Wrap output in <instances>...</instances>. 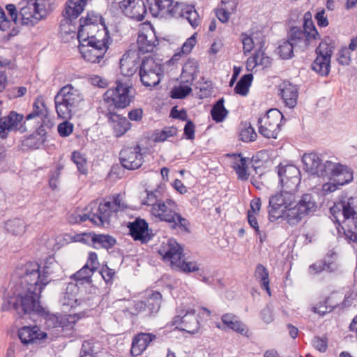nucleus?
<instances>
[{"label": "nucleus", "mask_w": 357, "mask_h": 357, "mask_svg": "<svg viewBox=\"0 0 357 357\" xmlns=\"http://www.w3.org/2000/svg\"><path fill=\"white\" fill-rule=\"evenodd\" d=\"M40 268V265L35 261L27 262L23 266L20 283L15 286L13 295L3 298L1 306L3 310H14L20 316L31 312H44V307L39 302L40 294L51 282L52 276L61 268L52 257L45 261L42 273Z\"/></svg>", "instance_id": "f257e3e1"}, {"label": "nucleus", "mask_w": 357, "mask_h": 357, "mask_svg": "<svg viewBox=\"0 0 357 357\" xmlns=\"http://www.w3.org/2000/svg\"><path fill=\"white\" fill-rule=\"evenodd\" d=\"M302 162L304 169L312 175L323 178L337 176L339 178L337 182L342 185L349 183L353 180V172L350 168L330 160L322 162L317 153H305Z\"/></svg>", "instance_id": "f03ea898"}, {"label": "nucleus", "mask_w": 357, "mask_h": 357, "mask_svg": "<svg viewBox=\"0 0 357 357\" xmlns=\"http://www.w3.org/2000/svg\"><path fill=\"white\" fill-rule=\"evenodd\" d=\"M149 12L153 17H185L193 28L200 22V18L195 7L183 3L174 2L173 0H147Z\"/></svg>", "instance_id": "7ed1b4c3"}, {"label": "nucleus", "mask_w": 357, "mask_h": 357, "mask_svg": "<svg viewBox=\"0 0 357 357\" xmlns=\"http://www.w3.org/2000/svg\"><path fill=\"white\" fill-rule=\"evenodd\" d=\"M80 90L72 84L63 86L54 97L55 109L58 117L69 119L75 114L83 102Z\"/></svg>", "instance_id": "20e7f679"}, {"label": "nucleus", "mask_w": 357, "mask_h": 357, "mask_svg": "<svg viewBox=\"0 0 357 357\" xmlns=\"http://www.w3.org/2000/svg\"><path fill=\"white\" fill-rule=\"evenodd\" d=\"M54 0H26L22 3L20 15L23 25L33 26L50 12Z\"/></svg>", "instance_id": "39448f33"}, {"label": "nucleus", "mask_w": 357, "mask_h": 357, "mask_svg": "<svg viewBox=\"0 0 357 357\" xmlns=\"http://www.w3.org/2000/svg\"><path fill=\"white\" fill-rule=\"evenodd\" d=\"M121 208V202H100L96 213L79 215L72 214L69 218L71 223H79L90 220L96 225H109L110 218Z\"/></svg>", "instance_id": "423d86ee"}, {"label": "nucleus", "mask_w": 357, "mask_h": 357, "mask_svg": "<svg viewBox=\"0 0 357 357\" xmlns=\"http://www.w3.org/2000/svg\"><path fill=\"white\" fill-rule=\"evenodd\" d=\"M310 16L309 13L305 14L303 30L297 27H293L291 29L289 40L295 49L298 48L303 51L319 37L318 31L311 20Z\"/></svg>", "instance_id": "0eeeda50"}, {"label": "nucleus", "mask_w": 357, "mask_h": 357, "mask_svg": "<svg viewBox=\"0 0 357 357\" xmlns=\"http://www.w3.org/2000/svg\"><path fill=\"white\" fill-rule=\"evenodd\" d=\"M161 301L162 295L160 292L151 291L143 300L132 302L130 306L123 310V312L126 317L136 316L141 312L150 316L159 311Z\"/></svg>", "instance_id": "6e6552de"}, {"label": "nucleus", "mask_w": 357, "mask_h": 357, "mask_svg": "<svg viewBox=\"0 0 357 357\" xmlns=\"http://www.w3.org/2000/svg\"><path fill=\"white\" fill-rule=\"evenodd\" d=\"M132 84L128 80H117L116 86L109 89L105 93L104 100L112 102L116 108H125L132 102L130 95Z\"/></svg>", "instance_id": "1a4fd4ad"}, {"label": "nucleus", "mask_w": 357, "mask_h": 357, "mask_svg": "<svg viewBox=\"0 0 357 357\" xmlns=\"http://www.w3.org/2000/svg\"><path fill=\"white\" fill-rule=\"evenodd\" d=\"M36 314L44 317L45 324L48 328H57V331L62 333L63 336H71L74 331L75 325L78 320L75 314L56 315L50 314L44 308V312Z\"/></svg>", "instance_id": "9d476101"}, {"label": "nucleus", "mask_w": 357, "mask_h": 357, "mask_svg": "<svg viewBox=\"0 0 357 357\" xmlns=\"http://www.w3.org/2000/svg\"><path fill=\"white\" fill-rule=\"evenodd\" d=\"M282 114L277 109L268 110L265 115L258 119V131L266 138L276 139L280 130Z\"/></svg>", "instance_id": "9b49d317"}, {"label": "nucleus", "mask_w": 357, "mask_h": 357, "mask_svg": "<svg viewBox=\"0 0 357 357\" xmlns=\"http://www.w3.org/2000/svg\"><path fill=\"white\" fill-rule=\"evenodd\" d=\"M162 73V65L152 57L144 59L139 66L140 80L146 87L158 85L160 82Z\"/></svg>", "instance_id": "f8f14e48"}, {"label": "nucleus", "mask_w": 357, "mask_h": 357, "mask_svg": "<svg viewBox=\"0 0 357 357\" xmlns=\"http://www.w3.org/2000/svg\"><path fill=\"white\" fill-rule=\"evenodd\" d=\"M89 0H68L63 11V16L65 18V23L61 24V31L66 33L73 32L70 25L68 24L73 20L77 18L84 10Z\"/></svg>", "instance_id": "ddd939ff"}, {"label": "nucleus", "mask_w": 357, "mask_h": 357, "mask_svg": "<svg viewBox=\"0 0 357 357\" xmlns=\"http://www.w3.org/2000/svg\"><path fill=\"white\" fill-rule=\"evenodd\" d=\"M24 116L15 111H11L8 116L0 119V137L6 139L10 131H20L24 132L26 130L23 126Z\"/></svg>", "instance_id": "4468645a"}, {"label": "nucleus", "mask_w": 357, "mask_h": 357, "mask_svg": "<svg viewBox=\"0 0 357 357\" xmlns=\"http://www.w3.org/2000/svg\"><path fill=\"white\" fill-rule=\"evenodd\" d=\"M316 53L317 56L312 64V68L322 76L327 75L330 71L331 47L327 43H321L316 49Z\"/></svg>", "instance_id": "2eb2a0df"}, {"label": "nucleus", "mask_w": 357, "mask_h": 357, "mask_svg": "<svg viewBox=\"0 0 357 357\" xmlns=\"http://www.w3.org/2000/svg\"><path fill=\"white\" fill-rule=\"evenodd\" d=\"M121 11L128 17L142 21L147 13L149 5L147 0H123L119 3Z\"/></svg>", "instance_id": "dca6fc26"}, {"label": "nucleus", "mask_w": 357, "mask_h": 357, "mask_svg": "<svg viewBox=\"0 0 357 357\" xmlns=\"http://www.w3.org/2000/svg\"><path fill=\"white\" fill-rule=\"evenodd\" d=\"M158 253L162 259L165 262L169 263L172 267L178 264L183 257L181 245L174 239H168L166 243L163 242Z\"/></svg>", "instance_id": "f3484780"}, {"label": "nucleus", "mask_w": 357, "mask_h": 357, "mask_svg": "<svg viewBox=\"0 0 357 357\" xmlns=\"http://www.w3.org/2000/svg\"><path fill=\"white\" fill-rule=\"evenodd\" d=\"M173 325H176L181 331L194 333L199 328V321L196 317V311L190 309L175 316L172 319Z\"/></svg>", "instance_id": "a211bd4d"}, {"label": "nucleus", "mask_w": 357, "mask_h": 357, "mask_svg": "<svg viewBox=\"0 0 357 357\" xmlns=\"http://www.w3.org/2000/svg\"><path fill=\"white\" fill-rule=\"evenodd\" d=\"M314 202H287L285 211L284 220L290 225H295L299 222L303 216L310 211V205Z\"/></svg>", "instance_id": "6ab92c4d"}, {"label": "nucleus", "mask_w": 357, "mask_h": 357, "mask_svg": "<svg viewBox=\"0 0 357 357\" xmlns=\"http://www.w3.org/2000/svg\"><path fill=\"white\" fill-rule=\"evenodd\" d=\"M122 166L128 169H136L143 163V156L139 146L123 149L120 153Z\"/></svg>", "instance_id": "aec40b11"}, {"label": "nucleus", "mask_w": 357, "mask_h": 357, "mask_svg": "<svg viewBox=\"0 0 357 357\" xmlns=\"http://www.w3.org/2000/svg\"><path fill=\"white\" fill-rule=\"evenodd\" d=\"M79 50L84 60L95 63H100L107 50L102 44V47H96L87 43H79Z\"/></svg>", "instance_id": "412c9836"}, {"label": "nucleus", "mask_w": 357, "mask_h": 357, "mask_svg": "<svg viewBox=\"0 0 357 357\" xmlns=\"http://www.w3.org/2000/svg\"><path fill=\"white\" fill-rule=\"evenodd\" d=\"M130 234L135 241H139L142 243H146L151 239L149 233V225L146 221L142 218H136L133 222H129Z\"/></svg>", "instance_id": "4be33fe9"}, {"label": "nucleus", "mask_w": 357, "mask_h": 357, "mask_svg": "<svg viewBox=\"0 0 357 357\" xmlns=\"http://www.w3.org/2000/svg\"><path fill=\"white\" fill-rule=\"evenodd\" d=\"M156 337V335L153 333H139L135 335L132 340L131 355L133 356L141 355Z\"/></svg>", "instance_id": "5701e85b"}, {"label": "nucleus", "mask_w": 357, "mask_h": 357, "mask_svg": "<svg viewBox=\"0 0 357 357\" xmlns=\"http://www.w3.org/2000/svg\"><path fill=\"white\" fill-rule=\"evenodd\" d=\"M46 333L37 326H23L18 331V336L24 345L37 342L46 337Z\"/></svg>", "instance_id": "b1692460"}, {"label": "nucleus", "mask_w": 357, "mask_h": 357, "mask_svg": "<svg viewBox=\"0 0 357 357\" xmlns=\"http://www.w3.org/2000/svg\"><path fill=\"white\" fill-rule=\"evenodd\" d=\"M174 202H155L151 209L153 215L168 222L175 221L176 212L172 208Z\"/></svg>", "instance_id": "393cba45"}, {"label": "nucleus", "mask_w": 357, "mask_h": 357, "mask_svg": "<svg viewBox=\"0 0 357 357\" xmlns=\"http://www.w3.org/2000/svg\"><path fill=\"white\" fill-rule=\"evenodd\" d=\"M139 68V56L135 52L124 54L120 60L121 74L125 77L133 75Z\"/></svg>", "instance_id": "a878e982"}, {"label": "nucleus", "mask_w": 357, "mask_h": 357, "mask_svg": "<svg viewBox=\"0 0 357 357\" xmlns=\"http://www.w3.org/2000/svg\"><path fill=\"white\" fill-rule=\"evenodd\" d=\"M107 116L116 137L123 136L130 129L131 123L125 116L114 112H109Z\"/></svg>", "instance_id": "bb28decb"}, {"label": "nucleus", "mask_w": 357, "mask_h": 357, "mask_svg": "<svg viewBox=\"0 0 357 357\" xmlns=\"http://www.w3.org/2000/svg\"><path fill=\"white\" fill-rule=\"evenodd\" d=\"M280 95L287 107H296L298 96L297 86L289 82H284L280 86Z\"/></svg>", "instance_id": "cd10ccee"}, {"label": "nucleus", "mask_w": 357, "mask_h": 357, "mask_svg": "<svg viewBox=\"0 0 357 357\" xmlns=\"http://www.w3.org/2000/svg\"><path fill=\"white\" fill-rule=\"evenodd\" d=\"M278 176L280 179V183H287L295 185H299L300 171L293 165H287L284 166H280L278 169Z\"/></svg>", "instance_id": "c85d7f7f"}, {"label": "nucleus", "mask_w": 357, "mask_h": 357, "mask_svg": "<svg viewBox=\"0 0 357 357\" xmlns=\"http://www.w3.org/2000/svg\"><path fill=\"white\" fill-rule=\"evenodd\" d=\"M281 187L275 194L270 197L269 201H294L296 198L298 185L280 183Z\"/></svg>", "instance_id": "c756f323"}, {"label": "nucleus", "mask_w": 357, "mask_h": 357, "mask_svg": "<svg viewBox=\"0 0 357 357\" xmlns=\"http://www.w3.org/2000/svg\"><path fill=\"white\" fill-rule=\"evenodd\" d=\"M137 42L139 51L142 52H152L158 44V40L153 31L139 33Z\"/></svg>", "instance_id": "7c9ffc66"}, {"label": "nucleus", "mask_w": 357, "mask_h": 357, "mask_svg": "<svg viewBox=\"0 0 357 357\" xmlns=\"http://www.w3.org/2000/svg\"><path fill=\"white\" fill-rule=\"evenodd\" d=\"M39 117L43 123L48 119V111L42 98H37L33 105V111L26 116V120Z\"/></svg>", "instance_id": "2f4dec72"}, {"label": "nucleus", "mask_w": 357, "mask_h": 357, "mask_svg": "<svg viewBox=\"0 0 357 357\" xmlns=\"http://www.w3.org/2000/svg\"><path fill=\"white\" fill-rule=\"evenodd\" d=\"M79 288L76 284L68 283L61 301L63 305L69 306L71 308L76 307L77 306V294Z\"/></svg>", "instance_id": "473e14b6"}, {"label": "nucleus", "mask_w": 357, "mask_h": 357, "mask_svg": "<svg viewBox=\"0 0 357 357\" xmlns=\"http://www.w3.org/2000/svg\"><path fill=\"white\" fill-rule=\"evenodd\" d=\"M101 29L96 35L91 36L90 39L86 43L92 44L96 47H102V44L108 49L111 40L107 27L104 24H100Z\"/></svg>", "instance_id": "72a5a7b5"}, {"label": "nucleus", "mask_w": 357, "mask_h": 357, "mask_svg": "<svg viewBox=\"0 0 357 357\" xmlns=\"http://www.w3.org/2000/svg\"><path fill=\"white\" fill-rule=\"evenodd\" d=\"M197 63L195 59H188L183 65L181 79L184 83H192L197 74Z\"/></svg>", "instance_id": "f704fd0d"}, {"label": "nucleus", "mask_w": 357, "mask_h": 357, "mask_svg": "<svg viewBox=\"0 0 357 357\" xmlns=\"http://www.w3.org/2000/svg\"><path fill=\"white\" fill-rule=\"evenodd\" d=\"M248 159L241 157V154L234 155V161L232 165L238 178L241 180H247L249 176L248 173Z\"/></svg>", "instance_id": "c9c22d12"}, {"label": "nucleus", "mask_w": 357, "mask_h": 357, "mask_svg": "<svg viewBox=\"0 0 357 357\" xmlns=\"http://www.w3.org/2000/svg\"><path fill=\"white\" fill-rule=\"evenodd\" d=\"M222 321L225 326L238 333L244 334L247 332L246 326L233 314H224L222 317Z\"/></svg>", "instance_id": "e433bc0d"}, {"label": "nucleus", "mask_w": 357, "mask_h": 357, "mask_svg": "<svg viewBox=\"0 0 357 357\" xmlns=\"http://www.w3.org/2000/svg\"><path fill=\"white\" fill-rule=\"evenodd\" d=\"M101 29L100 24L79 25L77 38L79 43H86L90 37L96 35Z\"/></svg>", "instance_id": "4c0bfd02"}, {"label": "nucleus", "mask_w": 357, "mask_h": 357, "mask_svg": "<svg viewBox=\"0 0 357 357\" xmlns=\"http://www.w3.org/2000/svg\"><path fill=\"white\" fill-rule=\"evenodd\" d=\"M235 9L236 3L234 1L226 3L225 0H222L221 4L216 10V16L221 22L226 23Z\"/></svg>", "instance_id": "58836bf2"}, {"label": "nucleus", "mask_w": 357, "mask_h": 357, "mask_svg": "<svg viewBox=\"0 0 357 357\" xmlns=\"http://www.w3.org/2000/svg\"><path fill=\"white\" fill-rule=\"evenodd\" d=\"M287 202H269L268 215L271 221L284 220Z\"/></svg>", "instance_id": "ea45409f"}, {"label": "nucleus", "mask_w": 357, "mask_h": 357, "mask_svg": "<svg viewBox=\"0 0 357 357\" xmlns=\"http://www.w3.org/2000/svg\"><path fill=\"white\" fill-rule=\"evenodd\" d=\"M4 227L8 232L17 236L26 231L27 225L22 219L14 218L6 222Z\"/></svg>", "instance_id": "a19ab883"}, {"label": "nucleus", "mask_w": 357, "mask_h": 357, "mask_svg": "<svg viewBox=\"0 0 357 357\" xmlns=\"http://www.w3.org/2000/svg\"><path fill=\"white\" fill-rule=\"evenodd\" d=\"M337 266L334 262H326V261H319L309 266L308 273L310 275H316L324 271L327 272H333L337 270Z\"/></svg>", "instance_id": "79ce46f5"}, {"label": "nucleus", "mask_w": 357, "mask_h": 357, "mask_svg": "<svg viewBox=\"0 0 357 357\" xmlns=\"http://www.w3.org/2000/svg\"><path fill=\"white\" fill-rule=\"evenodd\" d=\"M16 24L10 19L2 7L0 6V31L6 33L9 36L15 34V26Z\"/></svg>", "instance_id": "37998d69"}, {"label": "nucleus", "mask_w": 357, "mask_h": 357, "mask_svg": "<svg viewBox=\"0 0 357 357\" xmlns=\"http://www.w3.org/2000/svg\"><path fill=\"white\" fill-rule=\"evenodd\" d=\"M255 276L260 282L261 287L266 291L268 295H271V290L269 287V274L266 267L259 264L257 265Z\"/></svg>", "instance_id": "c03bdc74"}, {"label": "nucleus", "mask_w": 357, "mask_h": 357, "mask_svg": "<svg viewBox=\"0 0 357 357\" xmlns=\"http://www.w3.org/2000/svg\"><path fill=\"white\" fill-rule=\"evenodd\" d=\"M116 240L110 235L95 234L93 248L95 249H109L114 246Z\"/></svg>", "instance_id": "a18cd8bd"}, {"label": "nucleus", "mask_w": 357, "mask_h": 357, "mask_svg": "<svg viewBox=\"0 0 357 357\" xmlns=\"http://www.w3.org/2000/svg\"><path fill=\"white\" fill-rule=\"evenodd\" d=\"M261 208V202H250V209L248 211V220L249 225L256 231L260 233L256 216L259 214Z\"/></svg>", "instance_id": "49530a36"}, {"label": "nucleus", "mask_w": 357, "mask_h": 357, "mask_svg": "<svg viewBox=\"0 0 357 357\" xmlns=\"http://www.w3.org/2000/svg\"><path fill=\"white\" fill-rule=\"evenodd\" d=\"M102 347L99 341L95 340H85L82 343L81 354H89L95 356L100 352Z\"/></svg>", "instance_id": "de8ad7c7"}, {"label": "nucleus", "mask_w": 357, "mask_h": 357, "mask_svg": "<svg viewBox=\"0 0 357 357\" xmlns=\"http://www.w3.org/2000/svg\"><path fill=\"white\" fill-rule=\"evenodd\" d=\"M253 75L252 74L244 75L237 82L234 88L235 93L241 96H246L249 91Z\"/></svg>", "instance_id": "09e8293b"}, {"label": "nucleus", "mask_w": 357, "mask_h": 357, "mask_svg": "<svg viewBox=\"0 0 357 357\" xmlns=\"http://www.w3.org/2000/svg\"><path fill=\"white\" fill-rule=\"evenodd\" d=\"M227 110L224 107V99H220L213 107L211 114L216 122H222L227 115Z\"/></svg>", "instance_id": "8fccbe9b"}, {"label": "nucleus", "mask_w": 357, "mask_h": 357, "mask_svg": "<svg viewBox=\"0 0 357 357\" xmlns=\"http://www.w3.org/2000/svg\"><path fill=\"white\" fill-rule=\"evenodd\" d=\"M177 134L176 128L165 127L162 130H158L153 135V139L155 142H161L168 139L170 137H173Z\"/></svg>", "instance_id": "3c124183"}, {"label": "nucleus", "mask_w": 357, "mask_h": 357, "mask_svg": "<svg viewBox=\"0 0 357 357\" xmlns=\"http://www.w3.org/2000/svg\"><path fill=\"white\" fill-rule=\"evenodd\" d=\"M71 160L76 165L79 173L82 174L87 173V162L84 155L78 151H73L71 155Z\"/></svg>", "instance_id": "603ef678"}, {"label": "nucleus", "mask_w": 357, "mask_h": 357, "mask_svg": "<svg viewBox=\"0 0 357 357\" xmlns=\"http://www.w3.org/2000/svg\"><path fill=\"white\" fill-rule=\"evenodd\" d=\"M94 271L92 268L84 265L80 270L73 275V278L77 281L81 282V283L86 282L90 283L91 282V276L93 275Z\"/></svg>", "instance_id": "864d4df0"}, {"label": "nucleus", "mask_w": 357, "mask_h": 357, "mask_svg": "<svg viewBox=\"0 0 357 357\" xmlns=\"http://www.w3.org/2000/svg\"><path fill=\"white\" fill-rule=\"evenodd\" d=\"M239 137L244 142H250L256 139L257 133L250 123L245 124L240 131Z\"/></svg>", "instance_id": "5fc2aeb1"}, {"label": "nucleus", "mask_w": 357, "mask_h": 357, "mask_svg": "<svg viewBox=\"0 0 357 357\" xmlns=\"http://www.w3.org/2000/svg\"><path fill=\"white\" fill-rule=\"evenodd\" d=\"M95 234L94 232L77 234L71 236V240L73 242H79L93 247Z\"/></svg>", "instance_id": "6e6d98bb"}, {"label": "nucleus", "mask_w": 357, "mask_h": 357, "mask_svg": "<svg viewBox=\"0 0 357 357\" xmlns=\"http://www.w3.org/2000/svg\"><path fill=\"white\" fill-rule=\"evenodd\" d=\"M191 83L181 84L172 91V97L174 98H183L192 91Z\"/></svg>", "instance_id": "4d7b16f0"}, {"label": "nucleus", "mask_w": 357, "mask_h": 357, "mask_svg": "<svg viewBox=\"0 0 357 357\" xmlns=\"http://www.w3.org/2000/svg\"><path fill=\"white\" fill-rule=\"evenodd\" d=\"M146 198L149 200L155 199L156 201H162L165 199V186L164 185H158L154 190H146Z\"/></svg>", "instance_id": "13d9d810"}, {"label": "nucleus", "mask_w": 357, "mask_h": 357, "mask_svg": "<svg viewBox=\"0 0 357 357\" xmlns=\"http://www.w3.org/2000/svg\"><path fill=\"white\" fill-rule=\"evenodd\" d=\"M294 48L292 43L288 40L278 47V54L283 59H290L293 56Z\"/></svg>", "instance_id": "bf43d9fd"}, {"label": "nucleus", "mask_w": 357, "mask_h": 357, "mask_svg": "<svg viewBox=\"0 0 357 357\" xmlns=\"http://www.w3.org/2000/svg\"><path fill=\"white\" fill-rule=\"evenodd\" d=\"M350 202H344L342 209V215L349 223L357 222V211L351 206Z\"/></svg>", "instance_id": "052dcab7"}, {"label": "nucleus", "mask_w": 357, "mask_h": 357, "mask_svg": "<svg viewBox=\"0 0 357 357\" xmlns=\"http://www.w3.org/2000/svg\"><path fill=\"white\" fill-rule=\"evenodd\" d=\"M340 228L344 231L345 238L347 240L357 242V222L349 223L347 229H344L341 225L339 227V229ZM338 231L340 232V230H338Z\"/></svg>", "instance_id": "680f3d73"}, {"label": "nucleus", "mask_w": 357, "mask_h": 357, "mask_svg": "<svg viewBox=\"0 0 357 357\" xmlns=\"http://www.w3.org/2000/svg\"><path fill=\"white\" fill-rule=\"evenodd\" d=\"M174 268H178L183 272H195L199 270V267L195 261H186L184 259H181L180 262L176 264Z\"/></svg>", "instance_id": "e2e57ef3"}, {"label": "nucleus", "mask_w": 357, "mask_h": 357, "mask_svg": "<svg viewBox=\"0 0 357 357\" xmlns=\"http://www.w3.org/2000/svg\"><path fill=\"white\" fill-rule=\"evenodd\" d=\"M102 17L100 15L95 13L94 12H90L87 13V15L85 17H82L80 19V24H101L100 22H101Z\"/></svg>", "instance_id": "0e129e2a"}, {"label": "nucleus", "mask_w": 357, "mask_h": 357, "mask_svg": "<svg viewBox=\"0 0 357 357\" xmlns=\"http://www.w3.org/2000/svg\"><path fill=\"white\" fill-rule=\"evenodd\" d=\"M73 128L74 126L72 123L65 121L59 124L57 130L61 137H66L72 134Z\"/></svg>", "instance_id": "69168bd1"}, {"label": "nucleus", "mask_w": 357, "mask_h": 357, "mask_svg": "<svg viewBox=\"0 0 357 357\" xmlns=\"http://www.w3.org/2000/svg\"><path fill=\"white\" fill-rule=\"evenodd\" d=\"M329 179L334 178L335 183H326L322 185V189L321 193L323 195H326L331 192L335 191L337 188V186L342 185V184H339L337 182L339 178L337 176H333L328 178Z\"/></svg>", "instance_id": "338daca9"}, {"label": "nucleus", "mask_w": 357, "mask_h": 357, "mask_svg": "<svg viewBox=\"0 0 357 357\" xmlns=\"http://www.w3.org/2000/svg\"><path fill=\"white\" fill-rule=\"evenodd\" d=\"M312 342L313 347L320 352H325L328 348V341L326 337H314Z\"/></svg>", "instance_id": "774afa93"}]
</instances>
